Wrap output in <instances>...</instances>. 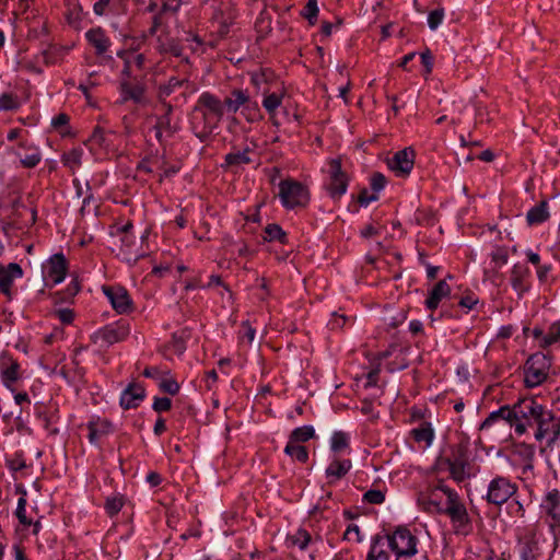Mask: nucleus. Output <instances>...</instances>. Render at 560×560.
<instances>
[{
	"mask_svg": "<svg viewBox=\"0 0 560 560\" xmlns=\"http://www.w3.org/2000/svg\"><path fill=\"white\" fill-rule=\"evenodd\" d=\"M517 487L509 478L498 476L488 486L486 500L493 505H501L515 494Z\"/></svg>",
	"mask_w": 560,
	"mask_h": 560,
	"instance_id": "8",
	"label": "nucleus"
},
{
	"mask_svg": "<svg viewBox=\"0 0 560 560\" xmlns=\"http://www.w3.org/2000/svg\"><path fill=\"white\" fill-rule=\"evenodd\" d=\"M544 408L542 405L533 398L523 399L514 405L513 408L503 406L499 410L491 412L481 423L480 429L490 428L497 422H504L510 427H514L515 432L522 435L528 427L536 425Z\"/></svg>",
	"mask_w": 560,
	"mask_h": 560,
	"instance_id": "1",
	"label": "nucleus"
},
{
	"mask_svg": "<svg viewBox=\"0 0 560 560\" xmlns=\"http://www.w3.org/2000/svg\"><path fill=\"white\" fill-rule=\"evenodd\" d=\"M385 184H386V178L383 174H381V173L373 174V176L371 178V188L373 189V194L377 195V192L381 191L385 187Z\"/></svg>",
	"mask_w": 560,
	"mask_h": 560,
	"instance_id": "50",
	"label": "nucleus"
},
{
	"mask_svg": "<svg viewBox=\"0 0 560 560\" xmlns=\"http://www.w3.org/2000/svg\"><path fill=\"white\" fill-rule=\"evenodd\" d=\"M329 184L328 191L332 199H339L346 194L348 187L347 175L341 170V164L337 160L329 163Z\"/></svg>",
	"mask_w": 560,
	"mask_h": 560,
	"instance_id": "10",
	"label": "nucleus"
},
{
	"mask_svg": "<svg viewBox=\"0 0 560 560\" xmlns=\"http://www.w3.org/2000/svg\"><path fill=\"white\" fill-rule=\"evenodd\" d=\"M162 481V478L161 476L155 472V471H151L148 474L147 476V482L151 486V487H156L161 483Z\"/></svg>",
	"mask_w": 560,
	"mask_h": 560,
	"instance_id": "61",
	"label": "nucleus"
},
{
	"mask_svg": "<svg viewBox=\"0 0 560 560\" xmlns=\"http://www.w3.org/2000/svg\"><path fill=\"white\" fill-rule=\"evenodd\" d=\"M186 82V80H179L172 77L166 84L160 86L159 96L161 98L170 96L176 89L180 88Z\"/></svg>",
	"mask_w": 560,
	"mask_h": 560,
	"instance_id": "39",
	"label": "nucleus"
},
{
	"mask_svg": "<svg viewBox=\"0 0 560 560\" xmlns=\"http://www.w3.org/2000/svg\"><path fill=\"white\" fill-rule=\"evenodd\" d=\"M444 19V10L443 9H435L431 11L428 15V25L429 27L434 31L436 30L443 22Z\"/></svg>",
	"mask_w": 560,
	"mask_h": 560,
	"instance_id": "43",
	"label": "nucleus"
},
{
	"mask_svg": "<svg viewBox=\"0 0 560 560\" xmlns=\"http://www.w3.org/2000/svg\"><path fill=\"white\" fill-rule=\"evenodd\" d=\"M349 434L342 431H337L331 436V450L339 453L346 450L349 445Z\"/></svg>",
	"mask_w": 560,
	"mask_h": 560,
	"instance_id": "38",
	"label": "nucleus"
},
{
	"mask_svg": "<svg viewBox=\"0 0 560 560\" xmlns=\"http://www.w3.org/2000/svg\"><path fill=\"white\" fill-rule=\"evenodd\" d=\"M421 60L423 66L425 67V73L429 74L432 71L433 67V57L429 50L421 54Z\"/></svg>",
	"mask_w": 560,
	"mask_h": 560,
	"instance_id": "56",
	"label": "nucleus"
},
{
	"mask_svg": "<svg viewBox=\"0 0 560 560\" xmlns=\"http://www.w3.org/2000/svg\"><path fill=\"white\" fill-rule=\"evenodd\" d=\"M385 538L397 557H411L417 553V538L406 527H398Z\"/></svg>",
	"mask_w": 560,
	"mask_h": 560,
	"instance_id": "5",
	"label": "nucleus"
},
{
	"mask_svg": "<svg viewBox=\"0 0 560 560\" xmlns=\"http://www.w3.org/2000/svg\"><path fill=\"white\" fill-rule=\"evenodd\" d=\"M318 14L317 0H308L302 11V15L307 19L310 24H315Z\"/></svg>",
	"mask_w": 560,
	"mask_h": 560,
	"instance_id": "41",
	"label": "nucleus"
},
{
	"mask_svg": "<svg viewBox=\"0 0 560 560\" xmlns=\"http://www.w3.org/2000/svg\"><path fill=\"white\" fill-rule=\"evenodd\" d=\"M343 538L349 541H361L360 529L357 525H349L343 534Z\"/></svg>",
	"mask_w": 560,
	"mask_h": 560,
	"instance_id": "52",
	"label": "nucleus"
},
{
	"mask_svg": "<svg viewBox=\"0 0 560 560\" xmlns=\"http://www.w3.org/2000/svg\"><path fill=\"white\" fill-rule=\"evenodd\" d=\"M279 197L285 208L305 206L308 201L306 188L293 179H284L279 185Z\"/></svg>",
	"mask_w": 560,
	"mask_h": 560,
	"instance_id": "7",
	"label": "nucleus"
},
{
	"mask_svg": "<svg viewBox=\"0 0 560 560\" xmlns=\"http://www.w3.org/2000/svg\"><path fill=\"white\" fill-rule=\"evenodd\" d=\"M281 95L277 93H271L265 96L262 106L266 108V110L272 115L276 109L281 105Z\"/></svg>",
	"mask_w": 560,
	"mask_h": 560,
	"instance_id": "42",
	"label": "nucleus"
},
{
	"mask_svg": "<svg viewBox=\"0 0 560 560\" xmlns=\"http://www.w3.org/2000/svg\"><path fill=\"white\" fill-rule=\"evenodd\" d=\"M541 508L552 516V518H560V491L552 489L549 491L542 503Z\"/></svg>",
	"mask_w": 560,
	"mask_h": 560,
	"instance_id": "22",
	"label": "nucleus"
},
{
	"mask_svg": "<svg viewBox=\"0 0 560 560\" xmlns=\"http://www.w3.org/2000/svg\"><path fill=\"white\" fill-rule=\"evenodd\" d=\"M18 107L16 100L8 93L0 96V110H10Z\"/></svg>",
	"mask_w": 560,
	"mask_h": 560,
	"instance_id": "48",
	"label": "nucleus"
},
{
	"mask_svg": "<svg viewBox=\"0 0 560 560\" xmlns=\"http://www.w3.org/2000/svg\"><path fill=\"white\" fill-rule=\"evenodd\" d=\"M415 164V152L410 148H405L394 154L392 159H388V167L397 175H408Z\"/></svg>",
	"mask_w": 560,
	"mask_h": 560,
	"instance_id": "11",
	"label": "nucleus"
},
{
	"mask_svg": "<svg viewBox=\"0 0 560 560\" xmlns=\"http://www.w3.org/2000/svg\"><path fill=\"white\" fill-rule=\"evenodd\" d=\"M82 154V149L74 148L62 155V162L70 170H74L81 165Z\"/></svg>",
	"mask_w": 560,
	"mask_h": 560,
	"instance_id": "36",
	"label": "nucleus"
},
{
	"mask_svg": "<svg viewBox=\"0 0 560 560\" xmlns=\"http://www.w3.org/2000/svg\"><path fill=\"white\" fill-rule=\"evenodd\" d=\"M446 463H447L451 476L456 481H463L466 478V476H467L466 464H465L464 459H462L460 457H455L453 459L446 458Z\"/></svg>",
	"mask_w": 560,
	"mask_h": 560,
	"instance_id": "29",
	"label": "nucleus"
},
{
	"mask_svg": "<svg viewBox=\"0 0 560 560\" xmlns=\"http://www.w3.org/2000/svg\"><path fill=\"white\" fill-rule=\"evenodd\" d=\"M536 427L534 436L538 441L548 438V444L550 445L560 438V417L557 418L552 411L546 408H544Z\"/></svg>",
	"mask_w": 560,
	"mask_h": 560,
	"instance_id": "9",
	"label": "nucleus"
},
{
	"mask_svg": "<svg viewBox=\"0 0 560 560\" xmlns=\"http://www.w3.org/2000/svg\"><path fill=\"white\" fill-rule=\"evenodd\" d=\"M145 241V233L140 237H137L131 233H125L124 235H120V246L117 255L128 265H135L140 258L147 255V250L144 248Z\"/></svg>",
	"mask_w": 560,
	"mask_h": 560,
	"instance_id": "4",
	"label": "nucleus"
},
{
	"mask_svg": "<svg viewBox=\"0 0 560 560\" xmlns=\"http://www.w3.org/2000/svg\"><path fill=\"white\" fill-rule=\"evenodd\" d=\"M550 363L545 354L535 353L528 358L524 366V382L527 387L540 385L547 377Z\"/></svg>",
	"mask_w": 560,
	"mask_h": 560,
	"instance_id": "6",
	"label": "nucleus"
},
{
	"mask_svg": "<svg viewBox=\"0 0 560 560\" xmlns=\"http://www.w3.org/2000/svg\"><path fill=\"white\" fill-rule=\"evenodd\" d=\"M69 121V116L66 115V114H59L57 115L55 118H52L51 120V125L55 127V128H59V127H62L65 125H67Z\"/></svg>",
	"mask_w": 560,
	"mask_h": 560,
	"instance_id": "60",
	"label": "nucleus"
},
{
	"mask_svg": "<svg viewBox=\"0 0 560 560\" xmlns=\"http://www.w3.org/2000/svg\"><path fill=\"white\" fill-rule=\"evenodd\" d=\"M172 401L167 397L156 398L153 404V409L158 412L166 411L171 408Z\"/></svg>",
	"mask_w": 560,
	"mask_h": 560,
	"instance_id": "53",
	"label": "nucleus"
},
{
	"mask_svg": "<svg viewBox=\"0 0 560 560\" xmlns=\"http://www.w3.org/2000/svg\"><path fill=\"white\" fill-rule=\"evenodd\" d=\"M249 101V96L243 90H234L231 94V97L225 100V105L229 110L235 113L238 108L245 105Z\"/></svg>",
	"mask_w": 560,
	"mask_h": 560,
	"instance_id": "31",
	"label": "nucleus"
},
{
	"mask_svg": "<svg viewBox=\"0 0 560 560\" xmlns=\"http://www.w3.org/2000/svg\"><path fill=\"white\" fill-rule=\"evenodd\" d=\"M527 275L528 269L524 265L515 264L511 269L510 282L518 295H522L528 289V287L524 283V279Z\"/></svg>",
	"mask_w": 560,
	"mask_h": 560,
	"instance_id": "20",
	"label": "nucleus"
},
{
	"mask_svg": "<svg viewBox=\"0 0 560 560\" xmlns=\"http://www.w3.org/2000/svg\"><path fill=\"white\" fill-rule=\"evenodd\" d=\"M86 38L95 47L96 52L100 55L104 54L109 47V40L101 28L90 30L86 33Z\"/></svg>",
	"mask_w": 560,
	"mask_h": 560,
	"instance_id": "26",
	"label": "nucleus"
},
{
	"mask_svg": "<svg viewBox=\"0 0 560 560\" xmlns=\"http://www.w3.org/2000/svg\"><path fill=\"white\" fill-rule=\"evenodd\" d=\"M364 500L372 504H381L385 500V494L381 490H369L364 493Z\"/></svg>",
	"mask_w": 560,
	"mask_h": 560,
	"instance_id": "47",
	"label": "nucleus"
},
{
	"mask_svg": "<svg viewBox=\"0 0 560 560\" xmlns=\"http://www.w3.org/2000/svg\"><path fill=\"white\" fill-rule=\"evenodd\" d=\"M518 553L522 560H539L541 550L534 534H526L518 540Z\"/></svg>",
	"mask_w": 560,
	"mask_h": 560,
	"instance_id": "16",
	"label": "nucleus"
},
{
	"mask_svg": "<svg viewBox=\"0 0 560 560\" xmlns=\"http://www.w3.org/2000/svg\"><path fill=\"white\" fill-rule=\"evenodd\" d=\"M195 110L202 113L205 128L208 131H212L217 127L224 114L221 101L210 93H202L199 96Z\"/></svg>",
	"mask_w": 560,
	"mask_h": 560,
	"instance_id": "3",
	"label": "nucleus"
},
{
	"mask_svg": "<svg viewBox=\"0 0 560 560\" xmlns=\"http://www.w3.org/2000/svg\"><path fill=\"white\" fill-rule=\"evenodd\" d=\"M90 141L101 145L104 141V130L101 127H96L90 138Z\"/></svg>",
	"mask_w": 560,
	"mask_h": 560,
	"instance_id": "58",
	"label": "nucleus"
},
{
	"mask_svg": "<svg viewBox=\"0 0 560 560\" xmlns=\"http://www.w3.org/2000/svg\"><path fill=\"white\" fill-rule=\"evenodd\" d=\"M485 278L489 280L494 285H500L502 282V275L500 273V268L490 267L485 270Z\"/></svg>",
	"mask_w": 560,
	"mask_h": 560,
	"instance_id": "49",
	"label": "nucleus"
},
{
	"mask_svg": "<svg viewBox=\"0 0 560 560\" xmlns=\"http://www.w3.org/2000/svg\"><path fill=\"white\" fill-rule=\"evenodd\" d=\"M112 430V424L107 420H96L89 423V440L91 443H96L98 439L108 434Z\"/></svg>",
	"mask_w": 560,
	"mask_h": 560,
	"instance_id": "25",
	"label": "nucleus"
},
{
	"mask_svg": "<svg viewBox=\"0 0 560 560\" xmlns=\"http://www.w3.org/2000/svg\"><path fill=\"white\" fill-rule=\"evenodd\" d=\"M58 318L63 324H70L73 320V312L69 308H61L57 311Z\"/></svg>",
	"mask_w": 560,
	"mask_h": 560,
	"instance_id": "55",
	"label": "nucleus"
},
{
	"mask_svg": "<svg viewBox=\"0 0 560 560\" xmlns=\"http://www.w3.org/2000/svg\"><path fill=\"white\" fill-rule=\"evenodd\" d=\"M384 539L385 537L381 535H375L373 537L366 560H389V555L384 548Z\"/></svg>",
	"mask_w": 560,
	"mask_h": 560,
	"instance_id": "24",
	"label": "nucleus"
},
{
	"mask_svg": "<svg viewBox=\"0 0 560 560\" xmlns=\"http://www.w3.org/2000/svg\"><path fill=\"white\" fill-rule=\"evenodd\" d=\"M130 59H131L132 69L133 68L142 69L143 68L144 61H145V56L143 54H138V55L131 54Z\"/></svg>",
	"mask_w": 560,
	"mask_h": 560,
	"instance_id": "57",
	"label": "nucleus"
},
{
	"mask_svg": "<svg viewBox=\"0 0 560 560\" xmlns=\"http://www.w3.org/2000/svg\"><path fill=\"white\" fill-rule=\"evenodd\" d=\"M311 541V535L305 530H299L292 536V544L304 550Z\"/></svg>",
	"mask_w": 560,
	"mask_h": 560,
	"instance_id": "46",
	"label": "nucleus"
},
{
	"mask_svg": "<svg viewBox=\"0 0 560 560\" xmlns=\"http://www.w3.org/2000/svg\"><path fill=\"white\" fill-rule=\"evenodd\" d=\"M0 373L7 387L20 378V364L7 352L0 354Z\"/></svg>",
	"mask_w": 560,
	"mask_h": 560,
	"instance_id": "14",
	"label": "nucleus"
},
{
	"mask_svg": "<svg viewBox=\"0 0 560 560\" xmlns=\"http://www.w3.org/2000/svg\"><path fill=\"white\" fill-rule=\"evenodd\" d=\"M411 435L418 443H423L424 447H428L433 441L434 432L431 425L424 422L420 427L413 429L411 431Z\"/></svg>",
	"mask_w": 560,
	"mask_h": 560,
	"instance_id": "28",
	"label": "nucleus"
},
{
	"mask_svg": "<svg viewBox=\"0 0 560 560\" xmlns=\"http://www.w3.org/2000/svg\"><path fill=\"white\" fill-rule=\"evenodd\" d=\"M284 452L290 457H292L293 459H295L300 463H305L308 459V453H307L306 447L303 445H300L298 443H293V442L289 441L284 448Z\"/></svg>",
	"mask_w": 560,
	"mask_h": 560,
	"instance_id": "32",
	"label": "nucleus"
},
{
	"mask_svg": "<svg viewBox=\"0 0 560 560\" xmlns=\"http://www.w3.org/2000/svg\"><path fill=\"white\" fill-rule=\"evenodd\" d=\"M351 468V462L348 459L343 460H334L326 469L327 477H334L336 479H340L343 477Z\"/></svg>",
	"mask_w": 560,
	"mask_h": 560,
	"instance_id": "30",
	"label": "nucleus"
},
{
	"mask_svg": "<svg viewBox=\"0 0 560 560\" xmlns=\"http://www.w3.org/2000/svg\"><path fill=\"white\" fill-rule=\"evenodd\" d=\"M23 276L20 265L10 262L7 267L0 266V291L10 296L13 281Z\"/></svg>",
	"mask_w": 560,
	"mask_h": 560,
	"instance_id": "18",
	"label": "nucleus"
},
{
	"mask_svg": "<svg viewBox=\"0 0 560 560\" xmlns=\"http://www.w3.org/2000/svg\"><path fill=\"white\" fill-rule=\"evenodd\" d=\"M249 154L250 151L247 149L244 151L231 152L225 156V162L229 166H241L243 164H248L252 162Z\"/></svg>",
	"mask_w": 560,
	"mask_h": 560,
	"instance_id": "34",
	"label": "nucleus"
},
{
	"mask_svg": "<svg viewBox=\"0 0 560 560\" xmlns=\"http://www.w3.org/2000/svg\"><path fill=\"white\" fill-rule=\"evenodd\" d=\"M15 515L19 518L20 523L23 525H31V520L26 517V511L22 508H16Z\"/></svg>",
	"mask_w": 560,
	"mask_h": 560,
	"instance_id": "62",
	"label": "nucleus"
},
{
	"mask_svg": "<svg viewBox=\"0 0 560 560\" xmlns=\"http://www.w3.org/2000/svg\"><path fill=\"white\" fill-rule=\"evenodd\" d=\"M120 91L124 101L132 100L136 103H142L145 93V86L140 82L132 85L128 81H121Z\"/></svg>",
	"mask_w": 560,
	"mask_h": 560,
	"instance_id": "21",
	"label": "nucleus"
},
{
	"mask_svg": "<svg viewBox=\"0 0 560 560\" xmlns=\"http://www.w3.org/2000/svg\"><path fill=\"white\" fill-rule=\"evenodd\" d=\"M144 398V388L138 383H131L121 393L120 406L125 409L136 408Z\"/></svg>",
	"mask_w": 560,
	"mask_h": 560,
	"instance_id": "19",
	"label": "nucleus"
},
{
	"mask_svg": "<svg viewBox=\"0 0 560 560\" xmlns=\"http://www.w3.org/2000/svg\"><path fill=\"white\" fill-rule=\"evenodd\" d=\"M438 490L442 491L447 498L444 511L451 517L456 530L467 533L469 527V517L467 510L459 501L457 493L444 485L438 486Z\"/></svg>",
	"mask_w": 560,
	"mask_h": 560,
	"instance_id": "2",
	"label": "nucleus"
},
{
	"mask_svg": "<svg viewBox=\"0 0 560 560\" xmlns=\"http://www.w3.org/2000/svg\"><path fill=\"white\" fill-rule=\"evenodd\" d=\"M163 106L165 108V114L160 116L155 124V137L156 139L162 142L163 137H172L175 131L177 130V126L172 122L171 113H172V105L168 103H163Z\"/></svg>",
	"mask_w": 560,
	"mask_h": 560,
	"instance_id": "17",
	"label": "nucleus"
},
{
	"mask_svg": "<svg viewBox=\"0 0 560 560\" xmlns=\"http://www.w3.org/2000/svg\"><path fill=\"white\" fill-rule=\"evenodd\" d=\"M18 155L24 167H35L40 161V153L36 148L32 149L31 152L25 155H21V153H18Z\"/></svg>",
	"mask_w": 560,
	"mask_h": 560,
	"instance_id": "40",
	"label": "nucleus"
},
{
	"mask_svg": "<svg viewBox=\"0 0 560 560\" xmlns=\"http://www.w3.org/2000/svg\"><path fill=\"white\" fill-rule=\"evenodd\" d=\"M314 428L311 425L300 427L291 432L289 441L300 444L312 439L314 436Z\"/></svg>",
	"mask_w": 560,
	"mask_h": 560,
	"instance_id": "33",
	"label": "nucleus"
},
{
	"mask_svg": "<svg viewBox=\"0 0 560 560\" xmlns=\"http://www.w3.org/2000/svg\"><path fill=\"white\" fill-rule=\"evenodd\" d=\"M110 0H98L95 4H94V12L97 14V15H103L104 12H105V9L106 7L108 5Z\"/></svg>",
	"mask_w": 560,
	"mask_h": 560,
	"instance_id": "63",
	"label": "nucleus"
},
{
	"mask_svg": "<svg viewBox=\"0 0 560 560\" xmlns=\"http://www.w3.org/2000/svg\"><path fill=\"white\" fill-rule=\"evenodd\" d=\"M160 387L162 390H164L165 393H168L171 395H175L179 389L178 384L174 380H171V378L163 380L160 383Z\"/></svg>",
	"mask_w": 560,
	"mask_h": 560,
	"instance_id": "51",
	"label": "nucleus"
},
{
	"mask_svg": "<svg viewBox=\"0 0 560 560\" xmlns=\"http://www.w3.org/2000/svg\"><path fill=\"white\" fill-rule=\"evenodd\" d=\"M266 236L264 237L266 241H279L281 243L287 242L285 232L278 224H269L265 229Z\"/></svg>",
	"mask_w": 560,
	"mask_h": 560,
	"instance_id": "37",
	"label": "nucleus"
},
{
	"mask_svg": "<svg viewBox=\"0 0 560 560\" xmlns=\"http://www.w3.org/2000/svg\"><path fill=\"white\" fill-rule=\"evenodd\" d=\"M124 505V500L120 497L107 498L105 509L109 515L117 514Z\"/></svg>",
	"mask_w": 560,
	"mask_h": 560,
	"instance_id": "44",
	"label": "nucleus"
},
{
	"mask_svg": "<svg viewBox=\"0 0 560 560\" xmlns=\"http://www.w3.org/2000/svg\"><path fill=\"white\" fill-rule=\"evenodd\" d=\"M560 341V320L557 323H553L548 330V334L546 335L544 342L545 345H551L555 342Z\"/></svg>",
	"mask_w": 560,
	"mask_h": 560,
	"instance_id": "45",
	"label": "nucleus"
},
{
	"mask_svg": "<svg viewBox=\"0 0 560 560\" xmlns=\"http://www.w3.org/2000/svg\"><path fill=\"white\" fill-rule=\"evenodd\" d=\"M450 287L445 280L439 281L434 288L431 290L425 305L429 310H435L440 303V301L450 293Z\"/></svg>",
	"mask_w": 560,
	"mask_h": 560,
	"instance_id": "23",
	"label": "nucleus"
},
{
	"mask_svg": "<svg viewBox=\"0 0 560 560\" xmlns=\"http://www.w3.org/2000/svg\"><path fill=\"white\" fill-rule=\"evenodd\" d=\"M491 267L502 268L509 261V250L506 247L497 246L490 254Z\"/></svg>",
	"mask_w": 560,
	"mask_h": 560,
	"instance_id": "35",
	"label": "nucleus"
},
{
	"mask_svg": "<svg viewBox=\"0 0 560 560\" xmlns=\"http://www.w3.org/2000/svg\"><path fill=\"white\" fill-rule=\"evenodd\" d=\"M153 430L156 435L162 434L166 430L165 421L162 418H159Z\"/></svg>",
	"mask_w": 560,
	"mask_h": 560,
	"instance_id": "64",
	"label": "nucleus"
},
{
	"mask_svg": "<svg viewBox=\"0 0 560 560\" xmlns=\"http://www.w3.org/2000/svg\"><path fill=\"white\" fill-rule=\"evenodd\" d=\"M46 278L51 280L54 284L63 281L67 273V261L62 254H55L50 257L45 266Z\"/></svg>",
	"mask_w": 560,
	"mask_h": 560,
	"instance_id": "15",
	"label": "nucleus"
},
{
	"mask_svg": "<svg viewBox=\"0 0 560 560\" xmlns=\"http://www.w3.org/2000/svg\"><path fill=\"white\" fill-rule=\"evenodd\" d=\"M548 218V203L546 201H541L539 205L532 208L526 215V220L529 225L542 223Z\"/></svg>",
	"mask_w": 560,
	"mask_h": 560,
	"instance_id": "27",
	"label": "nucleus"
},
{
	"mask_svg": "<svg viewBox=\"0 0 560 560\" xmlns=\"http://www.w3.org/2000/svg\"><path fill=\"white\" fill-rule=\"evenodd\" d=\"M377 199H378V195L369 194L366 189H362L358 197V201L362 206H368L370 202L376 201Z\"/></svg>",
	"mask_w": 560,
	"mask_h": 560,
	"instance_id": "54",
	"label": "nucleus"
},
{
	"mask_svg": "<svg viewBox=\"0 0 560 560\" xmlns=\"http://www.w3.org/2000/svg\"><path fill=\"white\" fill-rule=\"evenodd\" d=\"M172 348L177 354H182L185 351L186 347L182 337H173Z\"/></svg>",
	"mask_w": 560,
	"mask_h": 560,
	"instance_id": "59",
	"label": "nucleus"
},
{
	"mask_svg": "<svg viewBox=\"0 0 560 560\" xmlns=\"http://www.w3.org/2000/svg\"><path fill=\"white\" fill-rule=\"evenodd\" d=\"M128 334L129 328L127 325L116 324L114 326H106L105 328L96 331L92 338L94 342H102V345L109 346L124 340Z\"/></svg>",
	"mask_w": 560,
	"mask_h": 560,
	"instance_id": "12",
	"label": "nucleus"
},
{
	"mask_svg": "<svg viewBox=\"0 0 560 560\" xmlns=\"http://www.w3.org/2000/svg\"><path fill=\"white\" fill-rule=\"evenodd\" d=\"M103 292L116 312L124 314L131 310V300L125 288L103 287Z\"/></svg>",
	"mask_w": 560,
	"mask_h": 560,
	"instance_id": "13",
	"label": "nucleus"
}]
</instances>
